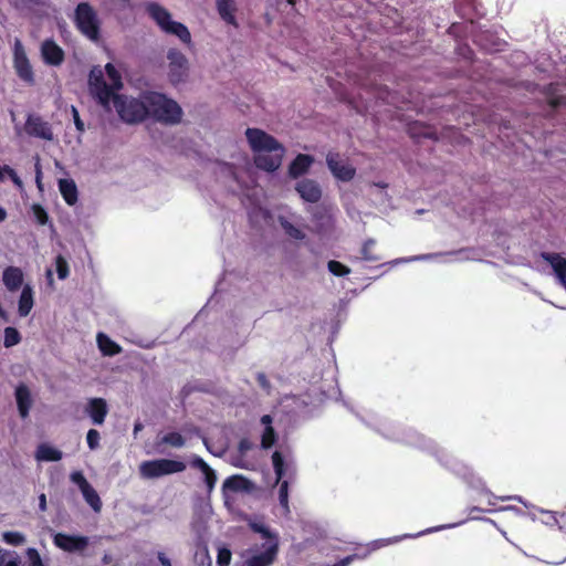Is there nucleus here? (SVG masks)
Here are the masks:
<instances>
[{
    "label": "nucleus",
    "instance_id": "7c9ffc66",
    "mask_svg": "<svg viewBox=\"0 0 566 566\" xmlns=\"http://www.w3.org/2000/svg\"><path fill=\"white\" fill-rule=\"evenodd\" d=\"M472 254V251L471 250H459V251H454V252H448V253H436V254H422V255H418V256H415L412 258V260H430V259H437V258H441V256H452V255H457V260H460V261H463V260H471L473 259V256L471 255Z\"/></svg>",
    "mask_w": 566,
    "mask_h": 566
},
{
    "label": "nucleus",
    "instance_id": "f8f14e48",
    "mask_svg": "<svg viewBox=\"0 0 566 566\" xmlns=\"http://www.w3.org/2000/svg\"><path fill=\"white\" fill-rule=\"evenodd\" d=\"M53 543L64 552L83 553L90 544V537L56 533L53 537Z\"/></svg>",
    "mask_w": 566,
    "mask_h": 566
},
{
    "label": "nucleus",
    "instance_id": "393cba45",
    "mask_svg": "<svg viewBox=\"0 0 566 566\" xmlns=\"http://www.w3.org/2000/svg\"><path fill=\"white\" fill-rule=\"evenodd\" d=\"M38 461H59L62 459V452L50 444L42 443L35 452Z\"/></svg>",
    "mask_w": 566,
    "mask_h": 566
},
{
    "label": "nucleus",
    "instance_id": "a19ab883",
    "mask_svg": "<svg viewBox=\"0 0 566 566\" xmlns=\"http://www.w3.org/2000/svg\"><path fill=\"white\" fill-rule=\"evenodd\" d=\"M70 479L74 484L78 486L80 491L90 485L88 481L81 471L72 472Z\"/></svg>",
    "mask_w": 566,
    "mask_h": 566
},
{
    "label": "nucleus",
    "instance_id": "9d476101",
    "mask_svg": "<svg viewBox=\"0 0 566 566\" xmlns=\"http://www.w3.org/2000/svg\"><path fill=\"white\" fill-rule=\"evenodd\" d=\"M272 463L276 475V483L283 480H289L291 482L295 480L296 468L291 454L284 455L283 453L275 451L272 454Z\"/></svg>",
    "mask_w": 566,
    "mask_h": 566
},
{
    "label": "nucleus",
    "instance_id": "680f3d73",
    "mask_svg": "<svg viewBox=\"0 0 566 566\" xmlns=\"http://www.w3.org/2000/svg\"><path fill=\"white\" fill-rule=\"evenodd\" d=\"M501 500L505 501V500H515V501H518L521 503H523L525 506H526V503H524V501L522 500L521 496L518 495H514V496H505V497H501Z\"/></svg>",
    "mask_w": 566,
    "mask_h": 566
},
{
    "label": "nucleus",
    "instance_id": "c756f323",
    "mask_svg": "<svg viewBox=\"0 0 566 566\" xmlns=\"http://www.w3.org/2000/svg\"><path fill=\"white\" fill-rule=\"evenodd\" d=\"M185 444L186 439L179 432L176 431L163 434L157 442L158 447L170 446L172 448H182Z\"/></svg>",
    "mask_w": 566,
    "mask_h": 566
},
{
    "label": "nucleus",
    "instance_id": "3c124183",
    "mask_svg": "<svg viewBox=\"0 0 566 566\" xmlns=\"http://www.w3.org/2000/svg\"><path fill=\"white\" fill-rule=\"evenodd\" d=\"M451 469L459 474H463L464 476H467V472L469 471L465 465L455 460L452 461Z\"/></svg>",
    "mask_w": 566,
    "mask_h": 566
},
{
    "label": "nucleus",
    "instance_id": "6e6d98bb",
    "mask_svg": "<svg viewBox=\"0 0 566 566\" xmlns=\"http://www.w3.org/2000/svg\"><path fill=\"white\" fill-rule=\"evenodd\" d=\"M354 558H356V555L347 556L335 563L333 566H348Z\"/></svg>",
    "mask_w": 566,
    "mask_h": 566
},
{
    "label": "nucleus",
    "instance_id": "864d4df0",
    "mask_svg": "<svg viewBox=\"0 0 566 566\" xmlns=\"http://www.w3.org/2000/svg\"><path fill=\"white\" fill-rule=\"evenodd\" d=\"M203 443H205V446H206L207 450H208L210 453H212L213 455H218V457H220V455H222V454H223V452H224V450H223V449H214V447H212V446H211V443H210V442L208 441V439H206V438L203 439Z\"/></svg>",
    "mask_w": 566,
    "mask_h": 566
},
{
    "label": "nucleus",
    "instance_id": "20e7f679",
    "mask_svg": "<svg viewBox=\"0 0 566 566\" xmlns=\"http://www.w3.org/2000/svg\"><path fill=\"white\" fill-rule=\"evenodd\" d=\"M279 552V537H272L262 545H253L242 554L244 566H271Z\"/></svg>",
    "mask_w": 566,
    "mask_h": 566
},
{
    "label": "nucleus",
    "instance_id": "c03bdc74",
    "mask_svg": "<svg viewBox=\"0 0 566 566\" xmlns=\"http://www.w3.org/2000/svg\"><path fill=\"white\" fill-rule=\"evenodd\" d=\"M27 553L30 559V566H44L35 548H29Z\"/></svg>",
    "mask_w": 566,
    "mask_h": 566
},
{
    "label": "nucleus",
    "instance_id": "f704fd0d",
    "mask_svg": "<svg viewBox=\"0 0 566 566\" xmlns=\"http://www.w3.org/2000/svg\"><path fill=\"white\" fill-rule=\"evenodd\" d=\"M245 479L239 475H233L228 479L222 484L223 492L226 493L228 490L230 491H240L244 488Z\"/></svg>",
    "mask_w": 566,
    "mask_h": 566
},
{
    "label": "nucleus",
    "instance_id": "8fccbe9b",
    "mask_svg": "<svg viewBox=\"0 0 566 566\" xmlns=\"http://www.w3.org/2000/svg\"><path fill=\"white\" fill-rule=\"evenodd\" d=\"M72 114L77 130L81 133L84 132V123L81 120L78 112L74 106L72 107Z\"/></svg>",
    "mask_w": 566,
    "mask_h": 566
},
{
    "label": "nucleus",
    "instance_id": "aec40b11",
    "mask_svg": "<svg viewBox=\"0 0 566 566\" xmlns=\"http://www.w3.org/2000/svg\"><path fill=\"white\" fill-rule=\"evenodd\" d=\"M190 465L195 469H198L202 472L205 476V482L208 488V491H211L217 482L216 472L207 464V462L200 458L199 455H192L190 459Z\"/></svg>",
    "mask_w": 566,
    "mask_h": 566
},
{
    "label": "nucleus",
    "instance_id": "0e129e2a",
    "mask_svg": "<svg viewBox=\"0 0 566 566\" xmlns=\"http://www.w3.org/2000/svg\"><path fill=\"white\" fill-rule=\"evenodd\" d=\"M8 217V213L4 208L0 207V223L3 222Z\"/></svg>",
    "mask_w": 566,
    "mask_h": 566
},
{
    "label": "nucleus",
    "instance_id": "1a4fd4ad",
    "mask_svg": "<svg viewBox=\"0 0 566 566\" xmlns=\"http://www.w3.org/2000/svg\"><path fill=\"white\" fill-rule=\"evenodd\" d=\"M245 135L255 154L261 151L271 153L273 149L283 147L274 137L258 128H248Z\"/></svg>",
    "mask_w": 566,
    "mask_h": 566
},
{
    "label": "nucleus",
    "instance_id": "a211bd4d",
    "mask_svg": "<svg viewBox=\"0 0 566 566\" xmlns=\"http://www.w3.org/2000/svg\"><path fill=\"white\" fill-rule=\"evenodd\" d=\"M14 396L19 415L22 419H25L29 416L30 409L33 403L32 395L29 387L24 384L18 385L15 388Z\"/></svg>",
    "mask_w": 566,
    "mask_h": 566
},
{
    "label": "nucleus",
    "instance_id": "6e6552de",
    "mask_svg": "<svg viewBox=\"0 0 566 566\" xmlns=\"http://www.w3.org/2000/svg\"><path fill=\"white\" fill-rule=\"evenodd\" d=\"M13 66L18 76L28 84L34 83L32 65L27 56L24 46L19 39L13 43Z\"/></svg>",
    "mask_w": 566,
    "mask_h": 566
},
{
    "label": "nucleus",
    "instance_id": "de8ad7c7",
    "mask_svg": "<svg viewBox=\"0 0 566 566\" xmlns=\"http://www.w3.org/2000/svg\"><path fill=\"white\" fill-rule=\"evenodd\" d=\"M252 447L253 443L249 439L244 438L240 440L238 449L240 454L244 455L249 450L252 449Z\"/></svg>",
    "mask_w": 566,
    "mask_h": 566
},
{
    "label": "nucleus",
    "instance_id": "49530a36",
    "mask_svg": "<svg viewBox=\"0 0 566 566\" xmlns=\"http://www.w3.org/2000/svg\"><path fill=\"white\" fill-rule=\"evenodd\" d=\"M10 3L20 12H27L31 10L29 0H10Z\"/></svg>",
    "mask_w": 566,
    "mask_h": 566
},
{
    "label": "nucleus",
    "instance_id": "5701e85b",
    "mask_svg": "<svg viewBox=\"0 0 566 566\" xmlns=\"http://www.w3.org/2000/svg\"><path fill=\"white\" fill-rule=\"evenodd\" d=\"M59 190L70 206H73L77 201V187L72 179H60Z\"/></svg>",
    "mask_w": 566,
    "mask_h": 566
},
{
    "label": "nucleus",
    "instance_id": "473e14b6",
    "mask_svg": "<svg viewBox=\"0 0 566 566\" xmlns=\"http://www.w3.org/2000/svg\"><path fill=\"white\" fill-rule=\"evenodd\" d=\"M279 220H280L281 227L283 228V230L285 231V233L289 237H291L295 240H303L305 238L304 232L301 229H298L297 227L293 226L285 218L281 217Z\"/></svg>",
    "mask_w": 566,
    "mask_h": 566
},
{
    "label": "nucleus",
    "instance_id": "09e8293b",
    "mask_svg": "<svg viewBox=\"0 0 566 566\" xmlns=\"http://www.w3.org/2000/svg\"><path fill=\"white\" fill-rule=\"evenodd\" d=\"M0 566H19V562L13 556L3 555L0 557Z\"/></svg>",
    "mask_w": 566,
    "mask_h": 566
},
{
    "label": "nucleus",
    "instance_id": "72a5a7b5",
    "mask_svg": "<svg viewBox=\"0 0 566 566\" xmlns=\"http://www.w3.org/2000/svg\"><path fill=\"white\" fill-rule=\"evenodd\" d=\"M21 342V335L14 327L4 328V340L3 345L7 348L13 347Z\"/></svg>",
    "mask_w": 566,
    "mask_h": 566
},
{
    "label": "nucleus",
    "instance_id": "79ce46f5",
    "mask_svg": "<svg viewBox=\"0 0 566 566\" xmlns=\"http://www.w3.org/2000/svg\"><path fill=\"white\" fill-rule=\"evenodd\" d=\"M32 210L39 224H45L49 221L48 213L41 206L34 205Z\"/></svg>",
    "mask_w": 566,
    "mask_h": 566
},
{
    "label": "nucleus",
    "instance_id": "bf43d9fd",
    "mask_svg": "<svg viewBox=\"0 0 566 566\" xmlns=\"http://www.w3.org/2000/svg\"><path fill=\"white\" fill-rule=\"evenodd\" d=\"M546 514H548V518L545 521L546 524L554 525V524L557 523V518L555 516V513L547 511Z\"/></svg>",
    "mask_w": 566,
    "mask_h": 566
},
{
    "label": "nucleus",
    "instance_id": "cd10ccee",
    "mask_svg": "<svg viewBox=\"0 0 566 566\" xmlns=\"http://www.w3.org/2000/svg\"><path fill=\"white\" fill-rule=\"evenodd\" d=\"M249 526L253 532L260 534L264 542L271 541L272 537H279L261 518H249Z\"/></svg>",
    "mask_w": 566,
    "mask_h": 566
},
{
    "label": "nucleus",
    "instance_id": "a878e982",
    "mask_svg": "<svg viewBox=\"0 0 566 566\" xmlns=\"http://www.w3.org/2000/svg\"><path fill=\"white\" fill-rule=\"evenodd\" d=\"M261 422L262 424H264V432L262 434V439H261V447L263 449H269L271 448L274 442H275V439H276V436H275V432H274V429L272 428L271 423H272V418L271 416L269 415H264L262 418H261Z\"/></svg>",
    "mask_w": 566,
    "mask_h": 566
},
{
    "label": "nucleus",
    "instance_id": "423d86ee",
    "mask_svg": "<svg viewBox=\"0 0 566 566\" xmlns=\"http://www.w3.org/2000/svg\"><path fill=\"white\" fill-rule=\"evenodd\" d=\"M75 23L78 30L90 40H98L99 21L96 12L88 3L82 2L76 7Z\"/></svg>",
    "mask_w": 566,
    "mask_h": 566
},
{
    "label": "nucleus",
    "instance_id": "4468645a",
    "mask_svg": "<svg viewBox=\"0 0 566 566\" xmlns=\"http://www.w3.org/2000/svg\"><path fill=\"white\" fill-rule=\"evenodd\" d=\"M42 60L51 66H60L64 61V51L53 40H44L40 48Z\"/></svg>",
    "mask_w": 566,
    "mask_h": 566
},
{
    "label": "nucleus",
    "instance_id": "f3484780",
    "mask_svg": "<svg viewBox=\"0 0 566 566\" xmlns=\"http://www.w3.org/2000/svg\"><path fill=\"white\" fill-rule=\"evenodd\" d=\"M85 412L94 424H103L108 412L107 403L103 398H91L86 403Z\"/></svg>",
    "mask_w": 566,
    "mask_h": 566
},
{
    "label": "nucleus",
    "instance_id": "b1692460",
    "mask_svg": "<svg viewBox=\"0 0 566 566\" xmlns=\"http://www.w3.org/2000/svg\"><path fill=\"white\" fill-rule=\"evenodd\" d=\"M313 158L308 155H298L290 165V175L294 178L305 174L311 165Z\"/></svg>",
    "mask_w": 566,
    "mask_h": 566
},
{
    "label": "nucleus",
    "instance_id": "37998d69",
    "mask_svg": "<svg viewBox=\"0 0 566 566\" xmlns=\"http://www.w3.org/2000/svg\"><path fill=\"white\" fill-rule=\"evenodd\" d=\"M375 241L369 239L367 240L361 249L363 259L366 261H377L378 259L370 253V249L374 247Z\"/></svg>",
    "mask_w": 566,
    "mask_h": 566
},
{
    "label": "nucleus",
    "instance_id": "774afa93",
    "mask_svg": "<svg viewBox=\"0 0 566 566\" xmlns=\"http://www.w3.org/2000/svg\"><path fill=\"white\" fill-rule=\"evenodd\" d=\"M29 2L31 6L32 4H36V6L42 4V0H29Z\"/></svg>",
    "mask_w": 566,
    "mask_h": 566
},
{
    "label": "nucleus",
    "instance_id": "4c0bfd02",
    "mask_svg": "<svg viewBox=\"0 0 566 566\" xmlns=\"http://www.w3.org/2000/svg\"><path fill=\"white\" fill-rule=\"evenodd\" d=\"M328 271L336 276H344L349 274L350 270L338 261H329L327 264Z\"/></svg>",
    "mask_w": 566,
    "mask_h": 566
},
{
    "label": "nucleus",
    "instance_id": "a18cd8bd",
    "mask_svg": "<svg viewBox=\"0 0 566 566\" xmlns=\"http://www.w3.org/2000/svg\"><path fill=\"white\" fill-rule=\"evenodd\" d=\"M3 174H7L10 177V179L14 182V185H17L19 188H22V180L11 167H2V175Z\"/></svg>",
    "mask_w": 566,
    "mask_h": 566
},
{
    "label": "nucleus",
    "instance_id": "412c9836",
    "mask_svg": "<svg viewBox=\"0 0 566 566\" xmlns=\"http://www.w3.org/2000/svg\"><path fill=\"white\" fill-rule=\"evenodd\" d=\"M34 305V292L30 284H24L18 301V313L21 317L30 314Z\"/></svg>",
    "mask_w": 566,
    "mask_h": 566
},
{
    "label": "nucleus",
    "instance_id": "7ed1b4c3",
    "mask_svg": "<svg viewBox=\"0 0 566 566\" xmlns=\"http://www.w3.org/2000/svg\"><path fill=\"white\" fill-rule=\"evenodd\" d=\"M146 11L163 32L177 36L187 45L191 44L189 29L184 23L172 20L170 12L166 8L156 2H150L147 3Z\"/></svg>",
    "mask_w": 566,
    "mask_h": 566
},
{
    "label": "nucleus",
    "instance_id": "052dcab7",
    "mask_svg": "<svg viewBox=\"0 0 566 566\" xmlns=\"http://www.w3.org/2000/svg\"><path fill=\"white\" fill-rule=\"evenodd\" d=\"M144 426L140 421L135 422L133 433L136 437L143 430Z\"/></svg>",
    "mask_w": 566,
    "mask_h": 566
},
{
    "label": "nucleus",
    "instance_id": "c9c22d12",
    "mask_svg": "<svg viewBox=\"0 0 566 566\" xmlns=\"http://www.w3.org/2000/svg\"><path fill=\"white\" fill-rule=\"evenodd\" d=\"M2 537L7 544L14 546L22 545L25 542L24 535L20 532H4Z\"/></svg>",
    "mask_w": 566,
    "mask_h": 566
},
{
    "label": "nucleus",
    "instance_id": "2eb2a0df",
    "mask_svg": "<svg viewBox=\"0 0 566 566\" xmlns=\"http://www.w3.org/2000/svg\"><path fill=\"white\" fill-rule=\"evenodd\" d=\"M295 190L300 197L310 203H316L322 198V188L317 181L304 178L296 182Z\"/></svg>",
    "mask_w": 566,
    "mask_h": 566
},
{
    "label": "nucleus",
    "instance_id": "c85d7f7f",
    "mask_svg": "<svg viewBox=\"0 0 566 566\" xmlns=\"http://www.w3.org/2000/svg\"><path fill=\"white\" fill-rule=\"evenodd\" d=\"M81 492L85 502L91 506V509L95 513H99L103 504L96 490L90 484L86 488H84Z\"/></svg>",
    "mask_w": 566,
    "mask_h": 566
},
{
    "label": "nucleus",
    "instance_id": "69168bd1",
    "mask_svg": "<svg viewBox=\"0 0 566 566\" xmlns=\"http://www.w3.org/2000/svg\"><path fill=\"white\" fill-rule=\"evenodd\" d=\"M486 493L490 495L489 500H488L489 505H494L495 504V502H494L495 496L493 494H491L490 492H488V491H486Z\"/></svg>",
    "mask_w": 566,
    "mask_h": 566
},
{
    "label": "nucleus",
    "instance_id": "4d7b16f0",
    "mask_svg": "<svg viewBox=\"0 0 566 566\" xmlns=\"http://www.w3.org/2000/svg\"><path fill=\"white\" fill-rule=\"evenodd\" d=\"M39 510L41 512L46 511V496L44 493L40 494V496H39Z\"/></svg>",
    "mask_w": 566,
    "mask_h": 566
},
{
    "label": "nucleus",
    "instance_id": "f257e3e1",
    "mask_svg": "<svg viewBox=\"0 0 566 566\" xmlns=\"http://www.w3.org/2000/svg\"><path fill=\"white\" fill-rule=\"evenodd\" d=\"M106 74L111 81L108 85L104 81L102 70L93 69L90 73L88 87L92 96L107 111L111 109V103L120 117L127 124H136L147 118L146 93L135 98L126 95L115 94V91L122 88V77L112 63L105 65Z\"/></svg>",
    "mask_w": 566,
    "mask_h": 566
},
{
    "label": "nucleus",
    "instance_id": "2f4dec72",
    "mask_svg": "<svg viewBox=\"0 0 566 566\" xmlns=\"http://www.w3.org/2000/svg\"><path fill=\"white\" fill-rule=\"evenodd\" d=\"M291 481L283 480L280 481L279 484V502L283 510V514L287 516L290 514V506H289V484Z\"/></svg>",
    "mask_w": 566,
    "mask_h": 566
},
{
    "label": "nucleus",
    "instance_id": "338daca9",
    "mask_svg": "<svg viewBox=\"0 0 566 566\" xmlns=\"http://www.w3.org/2000/svg\"><path fill=\"white\" fill-rule=\"evenodd\" d=\"M46 279L49 281V284L53 283L52 271L50 269L46 270Z\"/></svg>",
    "mask_w": 566,
    "mask_h": 566
},
{
    "label": "nucleus",
    "instance_id": "f03ea898",
    "mask_svg": "<svg viewBox=\"0 0 566 566\" xmlns=\"http://www.w3.org/2000/svg\"><path fill=\"white\" fill-rule=\"evenodd\" d=\"M146 103L147 117L167 125L180 123L182 109L176 101L161 93L146 92Z\"/></svg>",
    "mask_w": 566,
    "mask_h": 566
},
{
    "label": "nucleus",
    "instance_id": "dca6fc26",
    "mask_svg": "<svg viewBox=\"0 0 566 566\" xmlns=\"http://www.w3.org/2000/svg\"><path fill=\"white\" fill-rule=\"evenodd\" d=\"M283 155V147L273 149L271 153L261 151L255 154L254 163L258 168L264 169L266 171H274L281 166Z\"/></svg>",
    "mask_w": 566,
    "mask_h": 566
},
{
    "label": "nucleus",
    "instance_id": "603ef678",
    "mask_svg": "<svg viewBox=\"0 0 566 566\" xmlns=\"http://www.w3.org/2000/svg\"><path fill=\"white\" fill-rule=\"evenodd\" d=\"M256 380H258L259 385H260L264 390L269 391V389H270V382H269V380H268V378H266L265 374H263V373H259V374L256 375Z\"/></svg>",
    "mask_w": 566,
    "mask_h": 566
},
{
    "label": "nucleus",
    "instance_id": "4be33fe9",
    "mask_svg": "<svg viewBox=\"0 0 566 566\" xmlns=\"http://www.w3.org/2000/svg\"><path fill=\"white\" fill-rule=\"evenodd\" d=\"M220 18L233 27H238L234 12L237 10L234 0H216Z\"/></svg>",
    "mask_w": 566,
    "mask_h": 566
},
{
    "label": "nucleus",
    "instance_id": "0eeeda50",
    "mask_svg": "<svg viewBox=\"0 0 566 566\" xmlns=\"http://www.w3.org/2000/svg\"><path fill=\"white\" fill-rule=\"evenodd\" d=\"M168 60V76L172 84L184 82L188 76L189 63L186 55L177 50L170 49L167 52Z\"/></svg>",
    "mask_w": 566,
    "mask_h": 566
},
{
    "label": "nucleus",
    "instance_id": "39448f33",
    "mask_svg": "<svg viewBox=\"0 0 566 566\" xmlns=\"http://www.w3.org/2000/svg\"><path fill=\"white\" fill-rule=\"evenodd\" d=\"M186 468L187 465L182 461L156 459L142 462L139 464V473L144 479H158L164 475L180 473Z\"/></svg>",
    "mask_w": 566,
    "mask_h": 566
},
{
    "label": "nucleus",
    "instance_id": "e2e57ef3",
    "mask_svg": "<svg viewBox=\"0 0 566 566\" xmlns=\"http://www.w3.org/2000/svg\"><path fill=\"white\" fill-rule=\"evenodd\" d=\"M416 438H417V440H421L422 442H424L426 443V446H424L426 448H428V449L433 448V443L431 441H424V439L421 436H419V434H416Z\"/></svg>",
    "mask_w": 566,
    "mask_h": 566
},
{
    "label": "nucleus",
    "instance_id": "ddd939ff",
    "mask_svg": "<svg viewBox=\"0 0 566 566\" xmlns=\"http://www.w3.org/2000/svg\"><path fill=\"white\" fill-rule=\"evenodd\" d=\"M328 169L333 176L340 181H349L355 176V168L346 160L342 159L338 154L329 153L326 156Z\"/></svg>",
    "mask_w": 566,
    "mask_h": 566
},
{
    "label": "nucleus",
    "instance_id": "13d9d810",
    "mask_svg": "<svg viewBox=\"0 0 566 566\" xmlns=\"http://www.w3.org/2000/svg\"><path fill=\"white\" fill-rule=\"evenodd\" d=\"M158 560L163 566H171L169 558L164 553L158 554Z\"/></svg>",
    "mask_w": 566,
    "mask_h": 566
},
{
    "label": "nucleus",
    "instance_id": "ea45409f",
    "mask_svg": "<svg viewBox=\"0 0 566 566\" xmlns=\"http://www.w3.org/2000/svg\"><path fill=\"white\" fill-rule=\"evenodd\" d=\"M231 562V552L230 549L222 547L218 551L217 564L218 566H229Z\"/></svg>",
    "mask_w": 566,
    "mask_h": 566
},
{
    "label": "nucleus",
    "instance_id": "5fc2aeb1",
    "mask_svg": "<svg viewBox=\"0 0 566 566\" xmlns=\"http://www.w3.org/2000/svg\"><path fill=\"white\" fill-rule=\"evenodd\" d=\"M41 177H42V171H41V166H40V159L39 157H36V163H35V179H36V184H38V187L41 189Z\"/></svg>",
    "mask_w": 566,
    "mask_h": 566
},
{
    "label": "nucleus",
    "instance_id": "9b49d317",
    "mask_svg": "<svg viewBox=\"0 0 566 566\" xmlns=\"http://www.w3.org/2000/svg\"><path fill=\"white\" fill-rule=\"evenodd\" d=\"M24 132L30 137L40 138L48 142H52L54 138L50 123L35 114L28 115L24 124Z\"/></svg>",
    "mask_w": 566,
    "mask_h": 566
},
{
    "label": "nucleus",
    "instance_id": "e433bc0d",
    "mask_svg": "<svg viewBox=\"0 0 566 566\" xmlns=\"http://www.w3.org/2000/svg\"><path fill=\"white\" fill-rule=\"evenodd\" d=\"M55 266L59 279L65 280L70 273L67 261L62 255H57L55 259Z\"/></svg>",
    "mask_w": 566,
    "mask_h": 566
},
{
    "label": "nucleus",
    "instance_id": "6ab92c4d",
    "mask_svg": "<svg viewBox=\"0 0 566 566\" xmlns=\"http://www.w3.org/2000/svg\"><path fill=\"white\" fill-rule=\"evenodd\" d=\"M24 274L18 266H8L2 272V282L9 292H17L23 286Z\"/></svg>",
    "mask_w": 566,
    "mask_h": 566
},
{
    "label": "nucleus",
    "instance_id": "58836bf2",
    "mask_svg": "<svg viewBox=\"0 0 566 566\" xmlns=\"http://www.w3.org/2000/svg\"><path fill=\"white\" fill-rule=\"evenodd\" d=\"M101 436L96 429H90L86 433V442L90 450H96L99 448Z\"/></svg>",
    "mask_w": 566,
    "mask_h": 566
},
{
    "label": "nucleus",
    "instance_id": "bb28decb",
    "mask_svg": "<svg viewBox=\"0 0 566 566\" xmlns=\"http://www.w3.org/2000/svg\"><path fill=\"white\" fill-rule=\"evenodd\" d=\"M97 344L101 352L106 356H114L122 352L119 345L113 342L107 335L103 333H98L97 335Z\"/></svg>",
    "mask_w": 566,
    "mask_h": 566
}]
</instances>
